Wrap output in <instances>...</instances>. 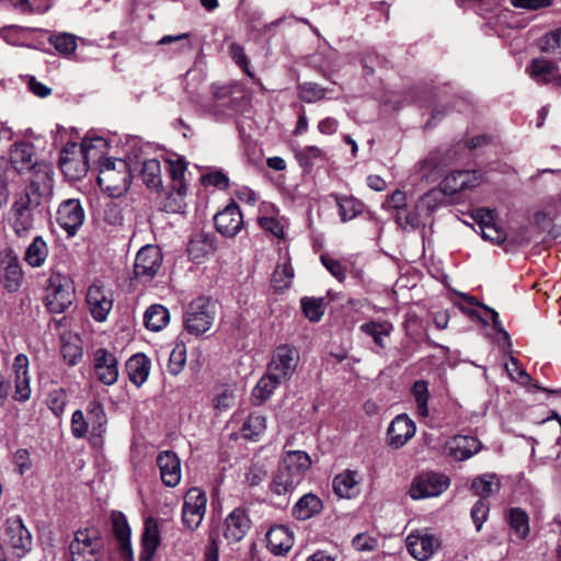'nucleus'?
Instances as JSON below:
<instances>
[{
	"mask_svg": "<svg viewBox=\"0 0 561 561\" xmlns=\"http://www.w3.org/2000/svg\"><path fill=\"white\" fill-rule=\"evenodd\" d=\"M311 465V458L306 451H286L271 483V490L278 495L293 492L304 481Z\"/></svg>",
	"mask_w": 561,
	"mask_h": 561,
	"instance_id": "nucleus-2",
	"label": "nucleus"
},
{
	"mask_svg": "<svg viewBox=\"0 0 561 561\" xmlns=\"http://www.w3.org/2000/svg\"><path fill=\"white\" fill-rule=\"evenodd\" d=\"M323 508L321 499L313 494L302 495L293 507V515L299 520H307L319 514Z\"/></svg>",
	"mask_w": 561,
	"mask_h": 561,
	"instance_id": "nucleus-32",
	"label": "nucleus"
},
{
	"mask_svg": "<svg viewBox=\"0 0 561 561\" xmlns=\"http://www.w3.org/2000/svg\"><path fill=\"white\" fill-rule=\"evenodd\" d=\"M93 373L101 383L113 386L119 376L116 355L103 347L95 350L93 352Z\"/></svg>",
	"mask_w": 561,
	"mask_h": 561,
	"instance_id": "nucleus-11",
	"label": "nucleus"
},
{
	"mask_svg": "<svg viewBox=\"0 0 561 561\" xmlns=\"http://www.w3.org/2000/svg\"><path fill=\"white\" fill-rule=\"evenodd\" d=\"M411 393L416 403V413L420 417L426 419L428 416V400L430 390L426 380H416L411 389Z\"/></svg>",
	"mask_w": 561,
	"mask_h": 561,
	"instance_id": "nucleus-41",
	"label": "nucleus"
},
{
	"mask_svg": "<svg viewBox=\"0 0 561 561\" xmlns=\"http://www.w3.org/2000/svg\"><path fill=\"white\" fill-rule=\"evenodd\" d=\"M476 218L479 219L481 236L484 240H489L497 244L505 241L506 232L493 222V216L491 211L479 209L477 210Z\"/></svg>",
	"mask_w": 561,
	"mask_h": 561,
	"instance_id": "nucleus-31",
	"label": "nucleus"
},
{
	"mask_svg": "<svg viewBox=\"0 0 561 561\" xmlns=\"http://www.w3.org/2000/svg\"><path fill=\"white\" fill-rule=\"evenodd\" d=\"M298 363V351L288 344H283L274 351L267 370L285 382L293 377Z\"/></svg>",
	"mask_w": 561,
	"mask_h": 561,
	"instance_id": "nucleus-9",
	"label": "nucleus"
},
{
	"mask_svg": "<svg viewBox=\"0 0 561 561\" xmlns=\"http://www.w3.org/2000/svg\"><path fill=\"white\" fill-rule=\"evenodd\" d=\"M169 319V310L161 305L149 307L144 316L146 328L154 332L162 330L168 324Z\"/></svg>",
	"mask_w": 561,
	"mask_h": 561,
	"instance_id": "nucleus-39",
	"label": "nucleus"
},
{
	"mask_svg": "<svg viewBox=\"0 0 561 561\" xmlns=\"http://www.w3.org/2000/svg\"><path fill=\"white\" fill-rule=\"evenodd\" d=\"M106 141L102 137L93 139L85 138L81 146L68 144L60 152L59 167L70 180H79L84 176L89 170L91 159H100Z\"/></svg>",
	"mask_w": 561,
	"mask_h": 561,
	"instance_id": "nucleus-1",
	"label": "nucleus"
},
{
	"mask_svg": "<svg viewBox=\"0 0 561 561\" xmlns=\"http://www.w3.org/2000/svg\"><path fill=\"white\" fill-rule=\"evenodd\" d=\"M51 190L53 184L49 175L47 173L38 174L32 179L30 185L14 203L33 211L51 194Z\"/></svg>",
	"mask_w": 561,
	"mask_h": 561,
	"instance_id": "nucleus-10",
	"label": "nucleus"
},
{
	"mask_svg": "<svg viewBox=\"0 0 561 561\" xmlns=\"http://www.w3.org/2000/svg\"><path fill=\"white\" fill-rule=\"evenodd\" d=\"M48 42L61 55H71L77 49V36L70 33H55Z\"/></svg>",
	"mask_w": 561,
	"mask_h": 561,
	"instance_id": "nucleus-46",
	"label": "nucleus"
},
{
	"mask_svg": "<svg viewBox=\"0 0 561 561\" xmlns=\"http://www.w3.org/2000/svg\"><path fill=\"white\" fill-rule=\"evenodd\" d=\"M320 260L334 278L340 283L344 282L346 277V268L341 261L330 256L329 254H322Z\"/></svg>",
	"mask_w": 561,
	"mask_h": 561,
	"instance_id": "nucleus-58",
	"label": "nucleus"
},
{
	"mask_svg": "<svg viewBox=\"0 0 561 561\" xmlns=\"http://www.w3.org/2000/svg\"><path fill=\"white\" fill-rule=\"evenodd\" d=\"M71 561H102L104 540L95 527H87L75 533L69 545Z\"/></svg>",
	"mask_w": 561,
	"mask_h": 561,
	"instance_id": "nucleus-4",
	"label": "nucleus"
},
{
	"mask_svg": "<svg viewBox=\"0 0 561 561\" xmlns=\"http://www.w3.org/2000/svg\"><path fill=\"white\" fill-rule=\"evenodd\" d=\"M162 254L158 247H142L135 259L134 272L137 278L151 279L160 270Z\"/></svg>",
	"mask_w": 561,
	"mask_h": 561,
	"instance_id": "nucleus-13",
	"label": "nucleus"
},
{
	"mask_svg": "<svg viewBox=\"0 0 561 561\" xmlns=\"http://www.w3.org/2000/svg\"><path fill=\"white\" fill-rule=\"evenodd\" d=\"M238 84L230 85H213L214 99L222 106H232L233 94L240 93Z\"/></svg>",
	"mask_w": 561,
	"mask_h": 561,
	"instance_id": "nucleus-50",
	"label": "nucleus"
},
{
	"mask_svg": "<svg viewBox=\"0 0 561 561\" xmlns=\"http://www.w3.org/2000/svg\"><path fill=\"white\" fill-rule=\"evenodd\" d=\"M113 523V533L119 543L125 542L126 547L128 546V540H130V527L122 513L113 514L112 517Z\"/></svg>",
	"mask_w": 561,
	"mask_h": 561,
	"instance_id": "nucleus-52",
	"label": "nucleus"
},
{
	"mask_svg": "<svg viewBox=\"0 0 561 561\" xmlns=\"http://www.w3.org/2000/svg\"><path fill=\"white\" fill-rule=\"evenodd\" d=\"M298 96L304 102L313 103L324 99L325 89L319 84L307 82L299 85Z\"/></svg>",
	"mask_w": 561,
	"mask_h": 561,
	"instance_id": "nucleus-51",
	"label": "nucleus"
},
{
	"mask_svg": "<svg viewBox=\"0 0 561 561\" xmlns=\"http://www.w3.org/2000/svg\"><path fill=\"white\" fill-rule=\"evenodd\" d=\"M557 70V66L543 57L534 58L526 68V72L538 84L549 83L551 81V77Z\"/></svg>",
	"mask_w": 561,
	"mask_h": 561,
	"instance_id": "nucleus-34",
	"label": "nucleus"
},
{
	"mask_svg": "<svg viewBox=\"0 0 561 561\" xmlns=\"http://www.w3.org/2000/svg\"><path fill=\"white\" fill-rule=\"evenodd\" d=\"M5 534L8 537V548L11 550L14 557L22 558L27 551L31 550V534L20 519L9 522Z\"/></svg>",
	"mask_w": 561,
	"mask_h": 561,
	"instance_id": "nucleus-15",
	"label": "nucleus"
},
{
	"mask_svg": "<svg viewBox=\"0 0 561 561\" xmlns=\"http://www.w3.org/2000/svg\"><path fill=\"white\" fill-rule=\"evenodd\" d=\"M266 542L272 553L282 556L291 549L294 537L286 526L277 525L267 531Z\"/></svg>",
	"mask_w": 561,
	"mask_h": 561,
	"instance_id": "nucleus-27",
	"label": "nucleus"
},
{
	"mask_svg": "<svg viewBox=\"0 0 561 561\" xmlns=\"http://www.w3.org/2000/svg\"><path fill=\"white\" fill-rule=\"evenodd\" d=\"M206 504V494L201 489L192 488L185 493L182 507V522L187 529L194 530L199 527L205 516Z\"/></svg>",
	"mask_w": 561,
	"mask_h": 561,
	"instance_id": "nucleus-8",
	"label": "nucleus"
},
{
	"mask_svg": "<svg viewBox=\"0 0 561 561\" xmlns=\"http://www.w3.org/2000/svg\"><path fill=\"white\" fill-rule=\"evenodd\" d=\"M87 304L93 319L103 322L112 310L113 297L110 290L94 283L88 289Z\"/></svg>",
	"mask_w": 561,
	"mask_h": 561,
	"instance_id": "nucleus-14",
	"label": "nucleus"
},
{
	"mask_svg": "<svg viewBox=\"0 0 561 561\" xmlns=\"http://www.w3.org/2000/svg\"><path fill=\"white\" fill-rule=\"evenodd\" d=\"M251 522L243 508L233 510L225 520L224 536L231 542L240 541L250 529Z\"/></svg>",
	"mask_w": 561,
	"mask_h": 561,
	"instance_id": "nucleus-23",
	"label": "nucleus"
},
{
	"mask_svg": "<svg viewBox=\"0 0 561 561\" xmlns=\"http://www.w3.org/2000/svg\"><path fill=\"white\" fill-rule=\"evenodd\" d=\"M433 203L434 198L432 194H425L417 201L413 209L405 213H398L396 216V221L404 229H415L420 227L422 217L431 215V213L434 210Z\"/></svg>",
	"mask_w": 561,
	"mask_h": 561,
	"instance_id": "nucleus-20",
	"label": "nucleus"
},
{
	"mask_svg": "<svg viewBox=\"0 0 561 561\" xmlns=\"http://www.w3.org/2000/svg\"><path fill=\"white\" fill-rule=\"evenodd\" d=\"M362 477L357 470L346 469L333 479V491L340 499H353L359 494Z\"/></svg>",
	"mask_w": 561,
	"mask_h": 561,
	"instance_id": "nucleus-25",
	"label": "nucleus"
},
{
	"mask_svg": "<svg viewBox=\"0 0 561 561\" xmlns=\"http://www.w3.org/2000/svg\"><path fill=\"white\" fill-rule=\"evenodd\" d=\"M160 545V531L157 519L148 517L145 520L141 535V561H150Z\"/></svg>",
	"mask_w": 561,
	"mask_h": 561,
	"instance_id": "nucleus-26",
	"label": "nucleus"
},
{
	"mask_svg": "<svg viewBox=\"0 0 561 561\" xmlns=\"http://www.w3.org/2000/svg\"><path fill=\"white\" fill-rule=\"evenodd\" d=\"M449 484L450 480L447 476L424 472L413 479L409 494L413 500L435 497L446 491Z\"/></svg>",
	"mask_w": 561,
	"mask_h": 561,
	"instance_id": "nucleus-7",
	"label": "nucleus"
},
{
	"mask_svg": "<svg viewBox=\"0 0 561 561\" xmlns=\"http://www.w3.org/2000/svg\"><path fill=\"white\" fill-rule=\"evenodd\" d=\"M540 49L547 54L561 53V27L547 33L541 38Z\"/></svg>",
	"mask_w": 561,
	"mask_h": 561,
	"instance_id": "nucleus-54",
	"label": "nucleus"
},
{
	"mask_svg": "<svg viewBox=\"0 0 561 561\" xmlns=\"http://www.w3.org/2000/svg\"><path fill=\"white\" fill-rule=\"evenodd\" d=\"M216 229L225 237L237 236L243 227L242 214L234 203L229 204L225 209L214 217Z\"/></svg>",
	"mask_w": 561,
	"mask_h": 561,
	"instance_id": "nucleus-16",
	"label": "nucleus"
},
{
	"mask_svg": "<svg viewBox=\"0 0 561 561\" xmlns=\"http://www.w3.org/2000/svg\"><path fill=\"white\" fill-rule=\"evenodd\" d=\"M167 170L172 180L171 185L178 186L180 183L186 184L184 181L186 163L183 159L176 158L167 160Z\"/></svg>",
	"mask_w": 561,
	"mask_h": 561,
	"instance_id": "nucleus-55",
	"label": "nucleus"
},
{
	"mask_svg": "<svg viewBox=\"0 0 561 561\" xmlns=\"http://www.w3.org/2000/svg\"><path fill=\"white\" fill-rule=\"evenodd\" d=\"M47 404L56 416L62 415L67 404V394L65 390L59 388L50 391L47 398Z\"/></svg>",
	"mask_w": 561,
	"mask_h": 561,
	"instance_id": "nucleus-56",
	"label": "nucleus"
},
{
	"mask_svg": "<svg viewBox=\"0 0 561 561\" xmlns=\"http://www.w3.org/2000/svg\"><path fill=\"white\" fill-rule=\"evenodd\" d=\"M9 168L14 172L22 173L30 171L33 165V148L30 145L20 144L15 145L11 150Z\"/></svg>",
	"mask_w": 561,
	"mask_h": 561,
	"instance_id": "nucleus-33",
	"label": "nucleus"
},
{
	"mask_svg": "<svg viewBox=\"0 0 561 561\" xmlns=\"http://www.w3.org/2000/svg\"><path fill=\"white\" fill-rule=\"evenodd\" d=\"M377 538L366 533L357 534L352 540V546L359 552H370L377 548Z\"/></svg>",
	"mask_w": 561,
	"mask_h": 561,
	"instance_id": "nucleus-61",
	"label": "nucleus"
},
{
	"mask_svg": "<svg viewBox=\"0 0 561 561\" xmlns=\"http://www.w3.org/2000/svg\"><path fill=\"white\" fill-rule=\"evenodd\" d=\"M506 370L519 383L526 385L531 380L528 373L519 366L518 360L514 357H511L510 363L506 364Z\"/></svg>",
	"mask_w": 561,
	"mask_h": 561,
	"instance_id": "nucleus-64",
	"label": "nucleus"
},
{
	"mask_svg": "<svg viewBox=\"0 0 561 561\" xmlns=\"http://www.w3.org/2000/svg\"><path fill=\"white\" fill-rule=\"evenodd\" d=\"M56 219L68 236H75L85 219V213L80 201L76 198L64 201L57 209Z\"/></svg>",
	"mask_w": 561,
	"mask_h": 561,
	"instance_id": "nucleus-12",
	"label": "nucleus"
},
{
	"mask_svg": "<svg viewBox=\"0 0 561 561\" xmlns=\"http://www.w3.org/2000/svg\"><path fill=\"white\" fill-rule=\"evenodd\" d=\"M131 182L130 169L123 159H105L101 164L98 183L111 197H119L127 192Z\"/></svg>",
	"mask_w": 561,
	"mask_h": 561,
	"instance_id": "nucleus-3",
	"label": "nucleus"
},
{
	"mask_svg": "<svg viewBox=\"0 0 561 561\" xmlns=\"http://www.w3.org/2000/svg\"><path fill=\"white\" fill-rule=\"evenodd\" d=\"M489 514V503L480 499L471 508L470 515L478 531L481 530L483 523L486 520Z\"/></svg>",
	"mask_w": 561,
	"mask_h": 561,
	"instance_id": "nucleus-62",
	"label": "nucleus"
},
{
	"mask_svg": "<svg viewBox=\"0 0 561 561\" xmlns=\"http://www.w3.org/2000/svg\"><path fill=\"white\" fill-rule=\"evenodd\" d=\"M323 157V151L317 146H308L296 152L300 165L311 167L313 162Z\"/></svg>",
	"mask_w": 561,
	"mask_h": 561,
	"instance_id": "nucleus-59",
	"label": "nucleus"
},
{
	"mask_svg": "<svg viewBox=\"0 0 561 561\" xmlns=\"http://www.w3.org/2000/svg\"><path fill=\"white\" fill-rule=\"evenodd\" d=\"M359 330L371 336L375 344L380 347L385 348L386 344L383 341V337L389 336L390 333L393 330V325L388 321H369L366 323H363L359 327Z\"/></svg>",
	"mask_w": 561,
	"mask_h": 561,
	"instance_id": "nucleus-38",
	"label": "nucleus"
},
{
	"mask_svg": "<svg viewBox=\"0 0 561 561\" xmlns=\"http://www.w3.org/2000/svg\"><path fill=\"white\" fill-rule=\"evenodd\" d=\"M229 55L232 58V60L243 69V71L249 76L253 77L252 71L249 68V60L244 54V49L242 46H240L237 43H231L229 45Z\"/></svg>",
	"mask_w": 561,
	"mask_h": 561,
	"instance_id": "nucleus-63",
	"label": "nucleus"
},
{
	"mask_svg": "<svg viewBox=\"0 0 561 561\" xmlns=\"http://www.w3.org/2000/svg\"><path fill=\"white\" fill-rule=\"evenodd\" d=\"M301 306L306 317L313 322L320 321L324 313L322 299L302 298Z\"/></svg>",
	"mask_w": 561,
	"mask_h": 561,
	"instance_id": "nucleus-53",
	"label": "nucleus"
},
{
	"mask_svg": "<svg viewBox=\"0 0 561 561\" xmlns=\"http://www.w3.org/2000/svg\"><path fill=\"white\" fill-rule=\"evenodd\" d=\"M294 277V268L289 262L278 264L272 275V285L276 290L287 289Z\"/></svg>",
	"mask_w": 561,
	"mask_h": 561,
	"instance_id": "nucleus-48",
	"label": "nucleus"
},
{
	"mask_svg": "<svg viewBox=\"0 0 561 561\" xmlns=\"http://www.w3.org/2000/svg\"><path fill=\"white\" fill-rule=\"evenodd\" d=\"M48 255V247L42 237H35L27 247L24 260L32 267H41Z\"/></svg>",
	"mask_w": 561,
	"mask_h": 561,
	"instance_id": "nucleus-40",
	"label": "nucleus"
},
{
	"mask_svg": "<svg viewBox=\"0 0 561 561\" xmlns=\"http://www.w3.org/2000/svg\"><path fill=\"white\" fill-rule=\"evenodd\" d=\"M126 371L130 382L139 388L148 379L150 359L145 354H135L126 362Z\"/></svg>",
	"mask_w": 561,
	"mask_h": 561,
	"instance_id": "nucleus-30",
	"label": "nucleus"
},
{
	"mask_svg": "<svg viewBox=\"0 0 561 561\" xmlns=\"http://www.w3.org/2000/svg\"><path fill=\"white\" fill-rule=\"evenodd\" d=\"M415 432L414 422L407 414H400L388 427V444L393 448H401L415 435Z\"/></svg>",
	"mask_w": 561,
	"mask_h": 561,
	"instance_id": "nucleus-17",
	"label": "nucleus"
},
{
	"mask_svg": "<svg viewBox=\"0 0 561 561\" xmlns=\"http://www.w3.org/2000/svg\"><path fill=\"white\" fill-rule=\"evenodd\" d=\"M336 203L340 217L343 221L352 220L363 211V204L354 197H337Z\"/></svg>",
	"mask_w": 561,
	"mask_h": 561,
	"instance_id": "nucleus-47",
	"label": "nucleus"
},
{
	"mask_svg": "<svg viewBox=\"0 0 561 561\" xmlns=\"http://www.w3.org/2000/svg\"><path fill=\"white\" fill-rule=\"evenodd\" d=\"M0 265L3 266L2 283L4 288L10 293L19 290L24 274L18 256L12 251H8L1 255Z\"/></svg>",
	"mask_w": 561,
	"mask_h": 561,
	"instance_id": "nucleus-21",
	"label": "nucleus"
},
{
	"mask_svg": "<svg viewBox=\"0 0 561 561\" xmlns=\"http://www.w3.org/2000/svg\"><path fill=\"white\" fill-rule=\"evenodd\" d=\"M508 524L517 538L524 539L529 533V517L528 514L519 508L513 507L508 511Z\"/></svg>",
	"mask_w": 561,
	"mask_h": 561,
	"instance_id": "nucleus-43",
	"label": "nucleus"
},
{
	"mask_svg": "<svg viewBox=\"0 0 561 561\" xmlns=\"http://www.w3.org/2000/svg\"><path fill=\"white\" fill-rule=\"evenodd\" d=\"M71 433L76 438H83L90 433L85 415L81 410H76L71 416Z\"/></svg>",
	"mask_w": 561,
	"mask_h": 561,
	"instance_id": "nucleus-60",
	"label": "nucleus"
},
{
	"mask_svg": "<svg viewBox=\"0 0 561 561\" xmlns=\"http://www.w3.org/2000/svg\"><path fill=\"white\" fill-rule=\"evenodd\" d=\"M216 304L208 298L199 297L192 301L185 313V329L194 335L207 332L215 320Z\"/></svg>",
	"mask_w": 561,
	"mask_h": 561,
	"instance_id": "nucleus-6",
	"label": "nucleus"
},
{
	"mask_svg": "<svg viewBox=\"0 0 561 561\" xmlns=\"http://www.w3.org/2000/svg\"><path fill=\"white\" fill-rule=\"evenodd\" d=\"M271 371L267 373L259 380L256 387L253 390V397L260 402L267 400L274 392V390L284 381L273 376Z\"/></svg>",
	"mask_w": 561,
	"mask_h": 561,
	"instance_id": "nucleus-45",
	"label": "nucleus"
},
{
	"mask_svg": "<svg viewBox=\"0 0 561 561\" xmlns=\"http://www.w3.org/2000/svg\"><path fill=\"white\" fill-rule=\"evenodd\" d=\"M85 420L90 431L91 438H102L106 432L107 417L103 405L99 401H91L85 409Z\"/></svg>",
	"mask_w": 561,
	"mask_h": 561,
	"instance_id": "nucleus-29",
	"label": "nucleus"
},
{
	"mask_svg": "<svg viewBox=\"0 0 561 561\" xmlns=\"http://www.w3.org/2000/svg\"><path fill=\"white\" fill-rule=\"evenodd\" d=\"M12 171L7 161L0 163V208L4 207L9 202L10 192L8 188L11 180Z\"/></svg>",
	"mask_w": 561,
	"mask_h": 561,
	"instance_id": "nucleus-57",
	"label": "nucleus"
},
{
	"mask_svg": "<svg viewBox=\"0 0 561 561\" xmlns=\"http://www.w3.org/2000/svg\"><path fill=\"white\" fill-rule=\"evenodd\" d=\"M12 228L19 237H23L33 228V211L15 203L11 207Z\"/></svg>",
	"mask_w": 561,
	"mask_h": 561,
	"instance_id": "nucleus-36",
	"label": "nucleus"
},
{
	"mask_svg": "<svg viewBox=\"0 0 561 561\" xmlns=\"http://www.w3.org/2000/svg\"><path fill=\"white\" fill-rule=\"evenodd\" d=\"M139 175L148 188L159 190L162 185L161 163L158 159H147L142 162Z\"/></svg>",
	"mask_w": 561,
	"mask_h": 561,
	"instance_id": "nucleus-37",
	"label": "nucleus"
},
{
	"mask_svg": "<svg viewBox=\"0 0 561 561\" xmlns=\"http://www.w3.org/2000/svg\"><path fill=\"white\" fill-rule=\"evenodd\" d=\"M186 192V184L180 183L178 186L171 185L163 201L161 202V209L167 213H181L185 207Z\"/></svg>",
	"mask_w": 561,
	"mask_h": 561,
	"instance_id": "nucleus-35",
	"label": "nucleus"
},
{
	"mask_svg": "<svg viewBox=\"0 0 561 561\" xmlns=\"http://www.w3.org/2000/svg\"><path fill=\"white\" fill-rule=\"evenodd\" d=\"M481 182V175L477 171L462 170L447 174L442 181V191L447 195H454L467 188L476 187Z\"/></svg>",
	"mask_w": 561,
	"mask_h": 561,
	"instance_id": "nucleus-19",
	"label": "nucleus"
},
{
	"mask_svg": "<svg viewBox=\"0 0 561 561\" xmlns=\"http://www.w3.org/2000/svg\"><path fill=\"white\" fill-rule=\"evenodd\" d=\"M75 297L73 283L69 276L51 272L47 280L45 305L53 313L66 311Z\"/></svg>",
	"mask_w": 561,
	"mask_h": 561,
	"instance_id": "nucleus-5",
	"label": "nucleus"
},
{
	"mask_svg": "<svg viewBox=\"0 0 561 561\" xmlns=\"http://www.w3.org/2000/svg\"><path fill=\"white\" fill-rule=\"evenodd\" d=\"M501 483L495 474H482L471 483V489L477 495L485 500L489 495L500 491Z\"/></svg>",
	"mask_w": 561,
	"mask_h": 561,
	"instance_id": "nucleus-44",
	"label": "nucleus"
},
{
	"mask_svg": "<svg viewBox=\"0 0 561 561\" xmlns=\"http://www.w3.org/2000/svg\"><path fill=\"white\" fill-rule=\"evenodd\" d=\"M216 249V237L214 234L197 232L192 237L187 252L193 261L201 262L206 256L214 253Z\"/></svg>",
	"mask_w": 561,
	"mask_h": 561,
	"instance_id": "nucleus-28",
	"label": "nucleus"
},
{
	"mask_svg": "<svg viewBox=\"0 0 561 561\" xmlns=\"http://www.w3.org/2000/svg\"><path fill=\"white\" fill-rule=\"evenodd\" d=\"M186 363V346L184 343H178L175 344L174 348L172 350L169 363H168V370L172 375H178L182 371L184 365Z\"/></svg>",
	"mask_w": 561,
	"mask_h": 561,
	"instance_id": "nucleus-49",
	"label": "nucleus"
},
{
	"mask_svg": "<svg viewBox=\"0 0 561 561\" xmlns=\"http://www.w3.org/2000/svg\"><path fill=\"white\" fill-rule=\"evenodd\" d=\"M157 466L160 471L161 481L165 486H176L182 477L181 460L171 450L161 451L157 457Z\"/></svg>",
	"mask_w": 561,
	"mask_h": 561,
	"instance_id": "nucleus-18",
	"label": "nucleus"
},
{
	"mask_svg": "<svg viewBox=\"0 0 561 561\" xmlns=\"http://www.w3.org/2000/svg\"><path fill=\"white\" fill-rule=\"evenodd\" d=\"M438 547L439 541L433 535L410 534L407 538V548L409 552L419 561L428 560Z\"/></svg>",
	"mask_w": 561,
	"mask_h": 561,
	"instance_id": "nucleus-22",
	"label": "nucleus"
},
{
	"mask_svg": "<svg viewBox=\"0 0 561 561\" xmlns=\"http://www.w3.org/2000/svg\"><path fill=\"white\" fill-rule=\"evenodd\" d=\"M445 448L449 457L463 461L476 455L480 450L481 444L472 436L458 435L449 439Z\"/></svg>",
	"mask_w": 561,
	"mask_h": 561,
	"instance_id": "nucleus-24",
	"label": "nucleus"
},
{
	"mask_svg": "<svg viewBox=\"0 0 561 561\" xmlns=\"http://www.w3.org/2000/svg\"><path fill=\"white\" fill-rule=\"evenodd\" d=\"M266 419L257 413H252L241 426V435L249 440H257L265 432Z\"/></svg>",
	"mask_w": 561,
	"mask_h": 561,
	"instance_id": "nucleus-42",
	"label": "nucleus"
}]
</instances>
